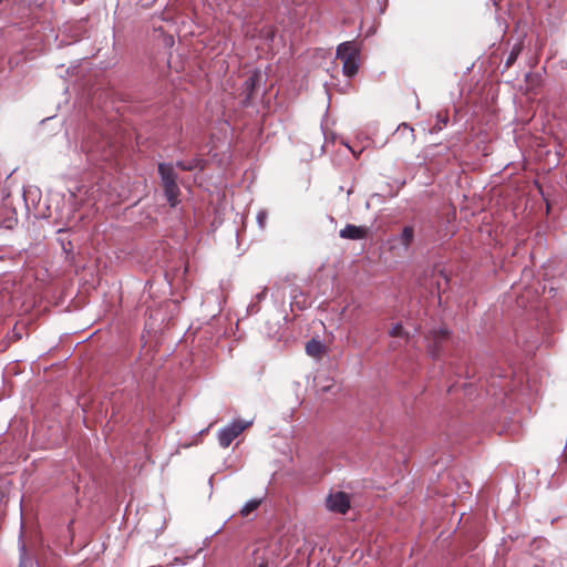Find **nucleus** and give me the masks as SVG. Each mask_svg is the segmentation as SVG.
I'll return each mask as SVG.
<instances>
[{
  "instance_id": "obj_11",
  "label": "nucleus",
  "mask_w": 567,
  "mask_h": 567,
  "mask_svg": "<svg viewBox=\"0 0 567 567\" xmlns=\"http://www.w3.org/2000/svg\"><path fill=\"white\" fill-rule=\"evenodd\" d=\"M390 334L392 337H408V333L404 331L403 327L401 323H395L391 330H390Z\"/></svg>"
},
{
  "instance_id": "obj_6",
  "label": "nucleus",
  "mask_w": 567,
  "mask_h": 567,
  "mask_svg": "<svg viewBox=\"0 0 567 567\" xmlns=\"http://www.w3.org/2000/svg\"><path fill=\"white\" fill-rule=\"evenodd\" d=\"M158 173H159L163 186L176 183V174L174 172L173 165L159 164Z\"/></svg>"
},
{
  "instance_id": "obj_1",
  "label": "nucleus",
  "mask_w": 567,
  "mask_h": 567,
  "mask_svg": "<svg viewBox=\"0 0 567 567\" xmlns=\"http://www.w3.org/2000/svg\"><path fill=\"white\" fill-rule=\"evenodd\" d=\"M337 59L342 62V72L346 76L352 78L358 73L360 53L353 41H346L338 45Z\"/></svg>"
},
{
  "instance_id": "obj_4",
  "label": "nucleus",
  "mask_w": 567,
  "mask_h": 567,
  "mask_svg": "<svg viewBox=\"0 0 567 567\" xmlns=\"http://www.w3.org/2000/svg\"><path fill=\"white\" fill-rule=\"evenodd\" d=\"M369 233L370 228L367 226L348 224L339 231V236L343 239L361 240L367 238Z\"/></svg>"
},
{
  "instance_id": "obj_3",
  "label": "nucleus",
  "mask_w": 567,
  "mask_h": 567,
  "mask_svg": "<svg viewBox=\"0 0 567 567\" xmlns=\"http://www.w3.org/2000/svg\"><path fill=\"white\" fill-rule=\"evenodd\" d=\"M326 506L330 512L344 514L350 507V501L343 492L331 493L326 498Z\"/></svg>"
},
{
  "instance_id": "obj_13",
  "label": "nucleus",
  "mask_w": 567,
  "mask_h": 567,
  "mask_svg": "<svg viewBox=\"0 0 567 567\" xmlns=\"http://www.w3.org/2000/svg\"><path fill=\"white\" fill-rule=\"evenodd\" d=\"M267 217H268V215L265 210H260L257 214V223L261 229L265 228V226H266Z\"/></svg>"
},
{
  "instance_id": "obj_12",
  "label": "nucleus",
  "mask_w": 567,
  "mask_h": 567,
  "mask_svg": "<svg viewBox=\"0 0 567 567\" xmlns=\"http://www.w3.org/2000/svg\"><path fill=\"white\" fill-rule=\"evenodd\" d=\"M447 336V331L445 329L434 330L431 332V338L434 342H437L442 339H444Z\"/></svg>"
},
{
  "instance_id": "obj_14",
  "label": "nucleus",
  "mask_w": 567,
  "mask_h": 567,
  "mask_svg": "<svg viewBox=\"0 0 567 567\" xmlns=\"http://www.w3.org/2000/svg\"><path fill=\"white\" fill-rule=\"evenodd\" d=\"M257 74L251 75L248 80H246L245 85L248 90H251L255 86V78Z\"/></svg>"
},
{
  "instance_id": "obj_2",
  "label": "nucleus",
  "mask_w": 567,
  "mask_h": 567,
  "mask_svg": "<svg viewBox=\"0 0 567 567\" xmlns=\"http://www.w3.org/2000/svg\"><path fill=\"white\" fill-rule=\"evenodd\" d=\"M254 420L235 419L227 425L219 429L217 440L221 447H228L231 442L239 436L246 429L251 426Z\"/></svg>"
},
{
  "instance_id": "obj_5",
  "label": "nucleus",
  "mask_w": 567,
  "mask_h": 567,
  "mask_svg": "<svg viewBox=\"0 0 567 567\" xmlns=\"http://www.w3.org/2000/svg\"><path fill=\"white\" fill-rule=\"evenodd\" d=\"M326 352L324 343L316 338H312L306 344V353L312 358L320 359Z\"/></svg>"
},
{
  "instance_id": "obj_10",
  "label": "nucleus",
  "mask_w": 567,
  "mask_h": 567,
  "mask_svg": "<svg viewBox=\"0 0 567 567\" xmlns=\"http://www.w3.org/2000/svg\"><path fill=\"white\" fill-rule=\"evenodd\" d=\"M21 559L19 567H38L37 561L25 555L24 546L21 547Z\"/></svg>"
},
{
  "instance_id": "obj_8",
  "label": "nucleus",
  "mask_w": 567,
  "mask_h": 567,
  "mask_svg": "<svg viewBox=\"0 0 567 567\" xmlns=\"http://www.w3.org/2000/svg\"><path fill=\"white\" fill-rule=\"evenodd\" d=\"M260 504H261L260 498H251L244 504V506L240 509V514L243 516H248L251 512L257 509Z\"/></svg>"
},
{
  "instance_id": "obj_9",
  "label": "nucleus",
  "mask_w": 567,
  "mask_h": 567,
  "mask_svg": "<svg viewBox=\"0 0 567 567\" xmlns=\"http://www.w3.org/2000/svg\"><path fill=\"white\" fill-rule=\"evenodd\" d=\"M413 239V228L412 227H404L401 235H400V241L404 247H408L410 243Z\"/></svg>"
},
{
  "instance_id": "obj_15",
  "label": "nucleus",
  "mask_w": 567,
  "mask_h": 567,
  "mask_svg": "<svg viewBox=\"0 0 567 567\" xmlns=\"http://www.w3.org/2000/svg\"><path fill=\"white\" fill-rule=\"evenodd\" d=\"M515 59H516V53L512 52L511 55L508 56L507 64L512 63V61Z\"/></svg>"
},
{
  "instance_id": "obj_7",
  "label": "nucleus",
  "mask_w": 567,
  "mask_h": 567,
  "mask_svg": "<svg viewBox=\"0 0 567 567\" xmlns=\"http://www.w3.org/2000/svg\"><path fill=\"white\" fill-rule=\"evenodd\" d=\"M165 196L172 207L178 203L179 189L176 183L164 186Z\"/></svg>"
},
{
  "instance_id": "obj_17",
  "label": "nucleus",
  "mask_w": 567,
  "mask_h": 567,
  "mask_svg": "<svg viewBox=\"0 0 567 567\" xmlns=\"http://www.w3.org/2000/svg\"><path fill=\"white\" fill-rule=\"evenodd\" d=\"M429 351L430 353L435 357L436 355V351L434 349H432L430 346H429Z\"/></svg>"
},
{
  "instance_id": "obj_16",
  "label": "nucleus",
  "mask_w": 567,
  "mask_h": 567,
  "mask_svg": "<svg viewBox=\"0 0 567 567\" xmlns=\"http://www.w3.org/2000/svg\"><path fill=\"white\" fill-rule=\"evenodd\" d=\"M177 165L182 168V169H192L193 166H186L184 165L183 163L178 162Z\"/></svg>"
}]
</instances>
